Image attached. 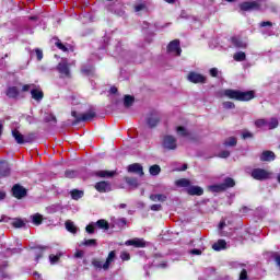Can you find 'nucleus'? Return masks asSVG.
Segmentation results:
<instances>
[{"label": "nucleus", "instance_id": "61", "mask_svg": "<svg viewBox=\"0 0 280 280\" xmlns=\"http://www.w3.org/2000/svg\"><path fill=\"white\" fill-rule=\"evenodd\" d=\"M46 121H54L56 124V116L49 115L48 118H46Z\"/></svg>", "mask_w": 280, "mask_h": 280}, {"label": "nucleus", "instance_id": "42", "mask_svg": "<svg viewBox=\"0 0 280 280\" xmlns=\"http://www.w3.org/2000/svg\"><path fill=\"white\" fill-rule=\"evenodd\" d=\"M95 223H90L86 228H85V231H86V233H90V234H93V233H95Z\"/></svg>", "mask_w": 280, "mask_h": 280}, {"label": "nucleus", "instance_id": "37", "mask_svg": "<svg viewBox=\"0 0 280 280\" xmlns=\"http://www.w3.org/2000/svg\"><path fill=\"white\" fill-rule=\"evenodd\" d=\"M232 43H233V45H235V47H241V48H245L246 47V43L240 40V38H237V37H234L232 39Z\"/></svg>", "mask_w": 280, "mask_h": 280}, {"label": "nucleus", "instance_id": "4", "mask_svg": "<svg viewBox=\"0 0 280 280\" xmlns=\"http://www.w3.org/2000/svg\"><path fill=\"white\" fill-rule=\"evenodd\" d=\"M162 145L165 150H176V138H174V136H164L162 140Z\"/></svg>", "mask_w": 280, "mask_h": 280}, {"label": "nucleus", "instance_id": "23", "mask_svg": "<svg viewBox=\"0 0 280 280\" xmlns=\"http://www.w3.org/2000/svg\"><path fill=\"white\" fill-rule=\"evenodd\" d=\"M213 250H224L226 248V241L219 240L212 245Z\"/></svg>", "mask_w": 280, "mask_h": 280}, {"label": "nucleus", "instance_id": "45", "mask_svg": "<svg viewBox=\"0 0 280 280\" xmlns=\"http://www.w3.org/2000/svg\"><path fill=\"white\" fill-rule=\"evenodd\" d=\"M177 135H179L180 137L187 136V129H185L184 127H177Z\"/></svg>", "mask_w": 280, "mask_h": 280}, {"label": "nucleus", "instance_id": "7", "mask_svg": "<svg viewBox=\"0 0 280 280\" xmlns=\"http://www.w3.org/2000/svg\"><path fill=\"white\" fill-rule=\"evenodd\" d=\"M72 117H75L77 121H91L95 117V112L89 110L84 114L77 115L75 112H72Z\"/></svg>", "mask_w": 280, "mask_h": 280}, {"label": "nucleus", "instance_id": "15", "mask_svg": "<svg viewBox=\"0 0 280 280\" xmlns=\"http://www.w3.org/2000/svg\"><path fill=\"white\" fill-rule=\"evenodd\" d=\"M186 191L189 196H202L205 194V190L199 186H189Z\"/></svg>", "mask_w": 280, "mask_h": 280}, {"label": "nucleus", "instance_id": "16", "mask_svg": "<svg viewBox=\"0 0 280 280\" xmlns=\"http://www.w3.org/2000/svg\"><path fill=\"white\" fill-rule=\"evenodd\" d=\"M12 137L13 139H15V142L19 145H23V143H25V136L21 133L19 130L16 129L12 130Z\"/></svg>", "mask_w": 280, "mask_h": 280}, {"label": "nucleus", "instance_id": "63", "mask_svg": "<svg viewBox=\"0 0 280 280\" xmlns=\"http://www.w3.org/2000/svg\"><path fill=\"white\" fill-rule=\"evenodd\" d=\"M224 226H226V223L224 221H221L219 224V229L222 230L224 229Z\"/></svg>", "mask_w": 280, "mask_h": 280}, {"label": "nucleus", "instance_id": "51", "mask_svg": "<svg viewBox=\"0 0 280 280\" xmlns=\"http://www.w3.org/2000/svg\"><path fill=\"white\" fill-rule=\"evenodd\" d=\"M229 156H231V152L229 151H222L219 153L220 159H229Z\"/></svg>", "mask_w": 280, "mask_h": 280}, {"label": "nucleus", "instance_id": "27", "mask_svg": "<svg viewBox=\"0 0 280 280\" xmlns=\"http://www.w3.org/2000/svg\"><path fill=\"white\" fill-rule=\"evenodd\" d=\"M95 225L98 228V229H104L105 231H108L109 229V225H108V221L104 220V219H101L98 220Z\"/></svg>", "mask_w": 280, "mask_h": 280}, {"label": "nucleus", "instance_id": "25", "mask_svg": "<svg viewBox=\"0 0 280 280\" xmlns=\"http://www.w3.org/2000/svg\"><path fill=\"white\" fill-rule=\"evenodd\" d=\"M279 126V120L277 118H271L269 121L267 120V130H275Z\"/></svg>", "mask_w": 280, "mask_h": 280}, {"label": "nucleus", "instance_id": "3", "mask_svg": "<svg viewBox=\"0 0 280 280\" xmlns=\"http://www.w3.org/2000/svg\"><path fill=\"white\" fill-rule=\"evenodd\" d=\"M272 176V173L264 168H254L252 171V178L255 180H268Z\"/></svg>", "mask_w": 280, "mask_h": 280}, {"label": "nucleus", "instance_id": "54", "mask_svg": "<svg viewBox=\"0 0 280 280\" xmlns=\"http://www.w3.org/2000/svg\"><path fill=\"white\" fill-rule=\"evenodd\" d=\"M161 209H163V207L159 203L151 206V211H161Z\"/></svg>", "mask_w": 280, "mask_h": 280}, {"label": "nucleus", "instance_id": "17", "mask_svg": "<svg viewBox=\"0 0 280 280\" xmlns=\"http://www.w3.org/2000/svg\"><path fill=\"white\" fill-rule=\"evenodd\" d=\"M159 121H160V118H159V114L156 113L149 115L147 118V124L148 126H150V128H154V126H156Z\"/></svg>", "mask_w": 280, "mask_h": 280}, {"label": "nucleus", "instance_id": "22", "mask_svg": "<svg viewBox=\"0 0 280 280\" xmlns=\"http://www.w3.org/2000/svg\"><path fill=\"white\" fill-rule=\"evenodd\" d=\"M7 95L11 97L12 100H15V97H19V88L11 86L7 90Z\"/></svg>", "mask_w": 280, "mask_h": 280}, {"label": "nucleus", "instance_id": "28", "mask_svg": "<svg viewBox=\"0 0 280 280\" xmlns=\"http://www.w3.org/2000/svg\"><path fill=\"white\" fill-rule=\"evenodd\" d=\"M32 220H33V224L38 226L43 223V214H40V213L33 214Z\"/></svg>", "mask_w": 280, "mask_h": 280}, {"label": "nucleus", "instance_id": "35", "mask_svg": "<svg viewBox=\"0 0 280 280\" xmlns=\"http://www.w3.org/2000/svg\"><path fill=\"white\" fill-rule=\"evenodd\" d=\"M210 191H214V192H219V191H224V185L223 184H217V185H212L209 187Z\"/></svg>", "mask_w": 280, "mask_h": 280}, {"label": "nucleus", "instance_id": "18", "mask_svg": "<svg viewBox=\"0 0 280 280\" xmlns=\"http://www.w3.org/2000/svg\"><path fill=\"white\" fill-rule=\"evenodd\" d=\"M241 10L248 11V10H259V4L257 2H243L241 4Z\"/></svg>", "mask_w": 280, "mask_h": 280}, {"label": "nucleus", "instance_id": "55", "mask_svg": "<svg viewBox=\"0 0 280 280\" xmlns=\"http://www.w3.org/2000/svg\"><path fill=\"white\" fill-rule=\"evenodd\" d=\"M247 277H248V273H247L246 269H243L240 275V279L245 280V279H247Z\"/></svg>", "mask_w": 280, "mask_h": 280}, {"label": "nucleus", "instance_id": "19", "mask_svg": "<svg viewBox=\"0 0 280 280\" xmlns=\"http://www.w3.org/2000/svg\"><path fill=\"white\" fill-rule=\"evenodd\" d=\"M95 175L100 176V178H113L115 171H98Z\"/></svg>", "mask_w": 280, "mask_h": 280}, {"label": "nucleus", "instance_id": "24", "mask_svg": "<svg viewBox=\"0 0 280 280\" xmlns=\"http://www.w3.org/2000/svg\"><path fill=\"white\" fill-rule=\"evenodd\" d=\"M66 229L67 231H69V233H78V228L75 226L73 221H66Z\"/></svg>", "mask_w": 280, "mask_h": 280}, {"label": "nucleus", "instance_id": "1", "mask_svg": "<svg viewBox=\"0 0 280 280\" xmlns=\"http://www.w3.org/2000/svg\"><path fill=\"white\" fill-rule=\"evenodd\" d=\"M223 95L229 100H236L237 102H250L255 97V92H242L240 90H224Z\"/></svg>", "mask_w": 280, "mask_h": 280}, {"label": "nucleus", "instance_id": "33", "mask_svg": "<svg viewBox=\"0 0 280 280\" xmlns=\"http://www.w3.org/2000/svg\"><path fill=\"white\" fill-rule=\"evenodd\" d=\"M234 60H236V62H244V60H246V54L243 51L234 54Z\"/></svg>", "mask_w": 280, "mask_h": 280}, {"label": "nucleus", "instance_id": "21", "mask_svg": "<svg viewBox=\"0 0 280 280\" xmlns=\"http://www.w3.org/2000/svg\"><path fill=\"white\" fill-rule=\"evenodd\" d=\"M150 200L153 202H165V200H167V196L163 194H155L150 196Z\"/></svg>", "mask_w": 280, "mask_h": 280}, {"label": "nucleus", "instance_id": "12", "mask_svg": "<svg viewBox=\"0 0 280 280\" xmlns=\"http://www.w3.org/2000/svg\"><path fill=\"white\" fill-rule=\"evenodd\" d=\"M5 176H10V164L5 161L0 162V178H5Z\"/></svg>", "mask_w": 280, "mask_h": 280}, {"label": "nucleus", "instance_id": "8", "mask_svg": "<svg viewBox=\"0 0 280 280\" xmlns=\"http://www.w3.org/2000/svg\"><path fill=\"white\" fill-rule=\"evenodd\" d=\"M12 194L14 198H18L19 200H21V198H25V196L27 195V190L23 188V186L16 184L12 188Z\"/></svg>", "mask_w": 280, "mask_h": 280}, {"label": "nucleus", "instance_id": "20", "mask_svg": "<svg viewBox=\"0 0 280 280\" xmlns=\"http://www.w3.org/2000/svg\"><path fill=\"white\" fill-rule=\"evenodd\" d=\"M260 161H275V152L264 151L260 155Z\"/></svg>", "mask_w": 280, "mask_h": 280}, {"label": "nucleus", "instance_id": "49", "mask_svg": "<svg viewBox=\"0 0 280 280\" xmlns=\"http://www.w3.org/2000/svg\"><path fill=\"white\" fill-rule=\"evenodd\" d=\"M126 183L128 184V185H131V187H137V179H135V178H130V177H127L126 178Z\"/></svg>", "mask_w": 280, "mask_h": 280}, {"label": "nucleus", "instance_id": "58", "mask_svg": "<svg viewBox=\"0 0 280 280\" xmlns=\"http://www.w3.org/2000/svg\"><path fill=\"white\" fill-rule=\"evenodd\" d=\"M260 27H272V22H269V21H267V22H261V23H260Z\"/></svg>", "mask_w": 280, "mask_h": 280}, {"label": "nucleus", "instance_id": "43", "mask_svg": "<svg viewBox=\"0 0 280 280\" xmlns=\"http://www.w3.org/2000/svg\"><path fill=\"white\" fill-rule=\"evenodd\" d=\"M225 145H229V147L237 145V139H235V138H229V139L225 141Z\"/></svg>", "mask_w": 280, "mask_h": 280}, {"label": "nucleus", "instance_id": "10", "mask_svg": "<svg viewBox=\"0 0 280 280\" xmlns=\"http://www.w3.org/2000/svg\"><path fill=\"white\" fill-rule=\"evenodd\" d=\"M126 246H135L136 248H145V241L143 238H133L126 241Z\"/></svg>", "mask_w": 280, "mask_h": 280}, {"label": "nucleus", "instance_id": "14", "mask_svg": "<svg viewBox=\"0 0 280 280\" xmlns=\"http://www.w3.org/2000/svg\"><path fill=\"white\" fill-rule=\"evenodd\" d=\"M128 172L143 176V166H141L139 163L130 164L128 166Z\"/></svg>", "mask_w": 280, "mask_h": 280}, {"label": "nucleus", "instance_id": "40", "mask_svg": "<svg viewBox=\"0 0 280 280\" xmlns=\"http://www.w3.org/2000/svg\"><path fill=\"white\" fill-rule=\"evenodd\" d=\"M82 244L83 246H97V241L94 238L85 240Z\"/></svg>", "mask_w": 280, "mask_h": 280}, {"label": "nucleus", "instance_id": "29", "mask_svg": "<svg viewBox=\"0 0 280 280\" xmlns=\"http://www.w3.org/2000/svg\"><path fill=\"white\" fill-rule=\"evenodd\" d=\"M256 128H265L268 129V120L260 118L255 121Z\"/></svg>", "mask_w": 280, "mask_h": 280}, {"label": "nucleus", "instance_id": "48", "mask_svg": "<svg viewBox=\"0 0 280 280\" xmlns=\"http://www.w3.org/2000/svg\"><path fill=\"white\" fill-rule=\"evenodd\" d=\"M78 176V173L75 171H67L66 177L67 178H75Z\"/></svg>", "mask_w": 280, "mask_h": 280}, {"label": "nucleus", "instance_id": "2", "mask_svg": "<svg viewBox=\"0 0 280 280\" xmlns=\"http://www.w3.org/2000/svg\"><path fill=\"white\" fill-rule=\"evenodd\" d=\"M117 256V254L115 253V250H112L107 258L106 261L104 264H102V260L94 258L92 259V266L95 268V270H108V268H110V264H113L115 261V257Z\"/></svg>", "mask_w": 280, "mask_h": 280}, {"label": "nucleus", "instance_id": "5", "mask_svg": "<svg viewBox=\"0 0 280 280\" xmlns=\"http://www.w3.org/2000/svg\"><path fill=\"white\" fill-rule=\"evenodd\" d=\"M167 51L172 54V56H180V42L178 39L171 42L167 46Z\"/></svg>", "mask_w": 280, "mask_h": 280}, {"label": "nucleus", "instance_id": "56", "mask_svg": "<svg viewBox=\"0 0 280 280\" xmlns=\"http://www.w3.org/2000/svg\"><path fill=\"white\" fill-rule=\"evenodd\" d=\"M210 75H212V78H218V68L210 69Z\"/></svg>", "mask_w": 280, "mask_h": 280}, {"label": "nucleus", "instance_id": "46", "mask_svg": "<svg viewBox=\"0 0 280 280\" xmlns=\"http://www.w3.org/2000/svg\"><path fill=\"white\" fill-rule=\"evenodd\" d=\"M242 137H243V139H253V132H250L248 130H244L242 132Z\"/></svg>", "mask_w": 280, "mask_h": 280}, {"label": "nucleus", "instance_id": "60", "mask_svg": "<svg viewBox=\"0 0 280 280\" xmlns=\"http://www.w3.org/2000/svg\"><path fill=\"white\" fill-rule=\"evenodd\" d=\"M190 253L191 255H202V250L200 249H191Z\"/></svg>", "mask_w": 280, "mask_h": 280}, {"label": "nucleus", "instance_id": "9", "mask_svg": "<svg viewBox=\"0 0 280 280\" xmlns=\"http://www.w3.org/2000/svg\"><path fill=\"white\" fill-rule=\"evenodd\" d=\"M57 69L62 78H69V63H67V60H61Z\"/></svg>", "mask_w": 280, "mask_h": 280}, {"label": "nucleus", "instance_id": "62", "mask_svg": "<svg viewBox=\"0 0 280 280\" xmlns=\"http://www.w3.org/2000/svg\"><path fill=\"white\" fill-rule=\"evenodd\" d=\"M275 261H276L277 266H279V268H280V255L276 254Z\"/></svg>", "mask_w": 280, "mask_h": 280}, {"label": "nucleus", "instance_id": "50", "mask_svg": "<svg viewBox=\"0 0 280 280\" xmlns=\"http://www.w3.org/2000/svg\"><path fill=\"white\" fill-rule=\"evenodd\" d=\"M56 47H58V49H61V51H67V46H65V44H62L60 40L56 42Z\"/></svg>", "mask_w": 280, "mask_h": 280}, {"label": "nucleus", "instance_id": "52", "mask_svg": "<svg viewBox=\"0 0 280 280\" xmlns=\"http://www.w3.org/2000/svg\"><path fill=\"white\" fill-rule=\"evenodd\" d=\"M34 84H25V85H23V88H22V91L24 92V93H26L27 91H32V89H34Z\"/></svg>", "mask_w": 280, "mask_h": 280}, {"label": "nucleus", "instance_id": "41", "mask_svg": "<svg viewBox=\"0 0 280 280\" xmlns=\"http://www.w3.org/2000/svg\"><path fill=\"white\" fill-rule=\"evenodd\" d=\"M143 10H147L145 3H138L135 5V12H143Z\"/></svg>", "mask_w": 280, "mask_h": 280}, {"label": "nucleus", "instance_id": "36", "mask_svg": "<svg viewBox=\"0 0 280 280\" xmlns=\"http://www.w3.org/2000/svg\"><path fill=\"white\" fill-rule=\"evenodd\" d=\"M61 256H62V252L58 253L57 255H50L49 256L50 264H58Z\"/></svg>", "mask_w": 280, "mask_h": 280}, {"label": "nucleus", "instance_id": "47", "mask_svg": "<svg viewBox=\"0 0 280 280\" xmlns=\"http://www.w3.org/2000/svg\"><path fill=\"white\" fill-rule=\"evenodd\" d=\"M223 108H226V109L235 108V103L230 102V101L224 102L223 103Z\"/></svg>", "mask_w": 280, "mask_h": 280}, {"label": "nucleus", "instance_id": "59", "mask_svg": "<svg viewBox=\"0 0 280 280\" xmlns=\"http://www.w3.org/2000/svg\"><path fill=\"white\" fill-rule=\"evenodd\" d=\"M74 257H75L77 259H80V258L84 257V252L78 250V252L74 254Z\"/></svg>", "mask_w": 280, "mask_h": 280}, {"label": "nucleus", "instance_id": "57", "mask_svg": "<svg viewBox=\"0 0 280 280\" xmlns=\"http://www.w3.org/2000/svg\"><path fill=\"white\" fill-rule=\"evenodd\" d=\"M82 73H85V75H90V73H93V68H82Z\"/></svg>", "mask_w": 280, "mask_h": 280}, {"label": "nucleus", "instance_id": "6", "mask_svg": "<svg viewBox=\"0 0 280 280\" xmlns=\"http://www.w3.org/2000/svg\"><path fill=\"white\" fill-rule=\"evenodd\" d=\"M187 80L189 82H192L194 84H205L207 79L205 78V75L198 72H190L187 77Z\"/></svg>", "mask_w": 280, "mask_h": 280}, {"label": "nucleus", "instance_id": "34", "mask_svg": "<svg viewBox=\"0 0 280 280\" xmlns=\"http://www.w3.org/2000/svg\"><path fill=\"white\" fill-rule=\"evenodd\" d=\"M133 103H135V97H132L131 95L125 96L124 106H126V108H129V106H132Z\"/></svg>", "mask_w": 280, "mask_h": 280}, {"label": "nucleus", "instance_id": "31", "mask_svg": "<svg viewBox=\"0 0 280 280\" xmlns=\"http://www.w3.org/2000/svg\"><path fill=\"white\" fill-rule=\"evenodd\" d=\"M82 196H84V192L81 190L74 189L71 191L72 200H80V198H82Z\"/></svg>", "mask_w": 280, "mask_h": 280}, {"label": "nucleus", "instance_id": "39", "mask_svg": "<svg viewBox=\"0 0 280 280\" xmlns=\"http://www.w3.org/2000/svg\"><path fill=\"white\" fill-rule=\"evenodd\" d=\"M36 139L35 133H28L24 136V143H32Z\"/></svg>", "mask_w": 280, "mask_h": 280}, {"label": "nucleus", "instance_id": "44", "mask_svg": "<svg viewBox=\"0 0 280 280\" xmlns=\"http://www.w3.org/2000/svg\"><path fill=\"white\" fill-rule=\"evenodd\" d=\"M120 259H122V261L130 260V254L128 252H121L120 253Z\"/></svg>", "mask_w": 280, "mask_h": 280}, {"label": "nucleus", "instance_id": "11", "mask_svg": "<svg viewBox=\"0 0 280 280\" xmlns=\"http://www.w3.org/2000/svg\"><path fill=\"white\" fill-rule=\"evenodd\" d=\"M31 95L33 100H36V102H40L43 97H45V94L43 93V90H40V86H34V89L31 90Z\"/></svg>", "mask_w": 280, "mask_h": 280}, {"label": "nucleus", "instance_id": "30", "mask_svg": "<svg viewBox=\"0 0 280 280\" xmlns=\"http://www.w3.org/2000/svg\"><path fill=\"white\" fill-rule=\"evenodd\" d=\"M149 172L151 174V176H159V174H161V166L159 165H152L150 168H149Z\"/></svg>", "mask_w": 280, "mask_h": 280}, {"label": "nucleus", "instance_id": "53", "mask_svg": "<svg viewBox=\"0 0 280 280\" xmlns=\"http://www.w3.org/2000/svg\"><path fill=\"white\" fill-rule=\"evenodd\" d=\"M36 58L37 60H43V50L40 49H35Z\"/></svg>", "mask_w": 280, "mask_h": 280}, {"label": "nucleus", "instance_id": "26", "mask_svg": "<svg viewBox=\"0 0 280 280\" xmlns=\"http://www.w3.org/2000/svg\"><path fill=\"white\" fill-rule=\"evenodd\" d=\"M175 184L177 187H188L189 188V185H191V182L187 178H182V179L176 180Z\"/></svg>", "mask_w": 280, "mask_h": 280}, {"label": "nucleus", "instance_id": "64", "mask_svg": "<svg viewBox=\"0 0 280 280\" xmlns=\"http://www.w3.org/2000/svg\"><path fill=\"white\" fill-rule=\"evenodd\" d=\"M5 198V192L0 190V200H3Z\"/></svg>", "mask_w": 280, "mask_h": 280}, {"label": "nucleus", "instance_id": "32", "mask_svg": "<svg viewBox=\"0 0 280 280\" xmlns=\"http://www.w3.org/2000/svg\"><path fill=\"white\" fill-rule=\"evenodd\" d=\"M222 185H224V189L226 190L229 187H235V180L231 177H226Z\"/></svg>", "mask_w": 280, "mask_h": 280}, {"label": "nucleus", "instance_id": "38", "mask_svg": "<svg viewBox=\"0 0 280 280\" xmlns=\"http://www.w3.org/2000/svg\"><path fill=\"white\" fill-rule=\"evenodd\" d=\"M12 225L15 228V229H23V226H25V222H23V220L21 219H15L12 223Z\"/></svg>", "mask_w": 280, "mask_h": 280}, {"label": "nucleus", "instance_id": "13", "mask_svg": "<svg viewBox=\"0 0 280 280\" xmlns=\"http://www.w3.org/2000/svg\"><path fill=\"white\" fill-rule=\"evenodd\" d=\"M96 191H100L101 194H105L106 191H110V183L107 182H98L95 185Z\"/></svg>", "mask_w": 280, "mask_h": 280}]
</instances>
